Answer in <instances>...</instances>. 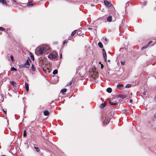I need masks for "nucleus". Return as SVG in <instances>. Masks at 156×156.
Returning <instances> with one entry per match:
<instances>
[{"label": "nucleus", "mask_w": 156, "mask_h": 156, "mask_svg": "<svg viewBox=\"0 0 156 156\" xmlns=\"http://www.w3.org/2000/svg\"><path fill=\"white\" fill-rule=\"evenodd\" d=\"M108 13L109 16L108 17V22H111L115 21L116 20L115 16L116 10L114 6L110 2L108 1Z\"/></svg>", "instance_id": "1"}, {"label": "nucleus", "mask_w": 156, "mask_h": 156, "mask_svg": "<svg viewBox=\"0 0 156 156\" xmlns=\"http://www.w3.org/2000/svg\"><path fill=\"white\" fill-rule=\"evenodd\" d=\"M0 3H2L4 6H9L13 2L12 0H8L7 2L5 0H0Z\"/></svg>", "instance_id": "2"}, {"label": "nucleus", "mask_w": 156, "mask_h": 156, "mask_svg": "<svg viewBox=\"0 0 156 156\" xmlns=\"http://www.w3.org/2000/svg\"><path fill=\"white\" fill-rule=\"evenodd\" d=\"M29 60L30 61V58H28V59L26 60L25 63L21 65V67L26 68H29L30 64L29 62Z\"/></svg>", "instance_id": "3"}, {"label": "nucleus", "mask_w": 156, "mask_h": 156, "mask_svg": "<svg viewBox=\"0 0 156 156\" xmlns=\"http://www.w3.org/2000/svg\"><path fill=\"white\" fill-rule=\"evenodd\" d=\"M102 116V118H103V120H104L103 121V125H106L107 124V119L106 118V115L104 112H103Z\"/></svg>", "instance_id": "4"}, {"label": "nucleus", "mask_w": 156, "mask_h": 156, "mask_svg": "<svg viewBox=\"0 0 156 156\" xmlns=\"http://www.w3.org/2000/svg\"><path fill=\"white\" fill-rule=\"evenodd\" d=\"M47 50V49L44 47H41L39 49V53L41 55H42L43 52L46 51Z\"/></svg>", "instance_id": "5"}, {"label": "nucleus", "mask_w": 156, "mask_h": 156, "mask_svg": "<svg viewBox=\"0 0 156 156\" xmlns=\"http://www.w3.org/2000/svg\"><path fill=\"white\" fill-rule=\"evenodd\" d=\"M57 57V54L56 53H51L48 55V58H55Z\"/></svg>", "instance_id": "6"}, {"label": "nucleus", "mask_w": 156, "mask_h": 156, "mask_svg": "<svg viewBox=\"0 0 156 156\" xmlns=\"http://www.w3.org/2000/svg\"><path fill=\"white\" fill-rule=\"evenodd\" d=\"M107 105V103L106 101H105L104 103H102L100 106V108H103L105 107Z\"/></svg>", "instance_id": "7"}, {"label": "nucleus", "mask_w": 156, "mask_h": 156, "mask_svg": "<svg viewBox=\"0 0 156 156\" xmlns=\"http://www.w3.org/2000/svg\"><path fill=\"white\" fill-rule=\"evenodd\" d=\"M126 95L123 94H119L117 96L118 98H120L122 99H124V98H126Z\"/></svg>", "instance_id": "8"}, {"label": "nucleus", "mask_w": 156, "mask_h": 156, "mask_svg": "<svg viewBox=\"0 0 156 156\" xmlns=\"http://www.w3.org/2000/svg\"><path fill=\"white\" fill-rule=\"evenodd\" d=\"M152 43V41H150L149 42H148L146 46L143 47L142 48H141L142 49H143L146 48H147L148 47V46Z\"/></svg>", "instance_id": "9"}, {"label": "nucleus", "mask_w": 156, "mask_h": 156, "mask_svg": "<svg viewBox=\"0 0 156 156\" xmlns=\"http://www.w3.org/2000/svg\"><path fill=\"white\" fill-rule=\"evenodd\" d=\"M25 88L27 91H28L29 90V86L27 82H25Z\"/></svg>", "instance_id": "10"}, {"label": "nucleus", "mask_w": 156, "mask_h": 156, "mask_svg": "<svg viewBox=\"0 0 156 156\" xmlns=\"http://www.w3.org/2000/svg\"><path fill=\"white\" fill-rule=\"evenodd\" d=\"M103 56L104 57V60L105 62H106V59H107V55L106 53H103Z\"/></svg>", "instance_id": "11"}, {"label": "nucleus", "mask_w": 156, "mask_h": 156, "mask_svg": "<svg viewBox=\"0 0 156 156\" xmlns=\"http://www.w3.org/2000/svg\"><path fill=\"white\" fill-rule=\"evenodd\" d=\"M10 83L13 87H15L16 85V83L14 81H10Z\"/></svg>", "instance_id": "12"}, {"label": "nucleus", "mask_w": 156, "mask_h": 156, "mask_svg": "<svg viewBox=\"0 0 156 156\" xmlns=\"http://www.w3.org/2000/svg\"><path fill=\"white\" fill-rule=\"evenodd\" d=\"M98 46L101 48H103V45L102 43L101 42H99L98 44Z\"/></svg>", "instance_id": "13"}, {"label": "nucleus", "mask_w": 156, "mask_h": 156, "mask_svg": "<svg viewBox=\"0 0 156 156\" xmlns=\"http://www.w3.org/2000/svg\"><path fill=\"white\" fill-rule=\"evenodd\" d=\"M44 114L45 116H48L49 115V113L48 111H45L44 112Z\"/></svg>", "instance_id": "14"}, {"label": "nucleus", "mask_w": 156, "mask_h": 156, "mask_svg": "<svg viewBox=\"0 0 156 156\" xmlns=\"http://www.w3.org/2000/svg\"><path fill=\"white\" fill-rule=\"evenodd\" d=\"M109 103L111 105H118V103H117L113 102H111V101H109Z\"/></svg>", "instance_id": "15"}, {"label": "nucleus", "mask_w": 156, "mask_h": 156, "mask_svg": "<svg viewBox=\"0 0 156 156\" xmlns=\"http://www.w3.org/2000/svg\"><path fill=\"white\" fill-rule=\"evenodd\" d=\"M30 55L31 59L33 60H34V56L31 52L30 53Z\"/></svg>", "instance_id": "16"}, {"label": "nucleus", "mask_w": 156, "mask_h": 156, "mask_svg": "<svg viewBox=\"0 0 156 156\" xmlns=\"http://www.w3.org/2000/svg\"><path fill=\"white\" fill-rule=\"evenodd\" d=\"M123 85L122 84H118L117 86V87L120 89H121V88L122 87H123Z\"/></svg>", "instance_id": "17"}, {"label": "nucleus", "mask_w": 156, "mask_h": 156, "mask_svg": "<svg viewBox=\"0 0 156 156\" xmlns=\"http://www.w3.org/2000/svg\"><path fill=\"white\" fill-rule=\"evenodd\" d=\"M58 72V70L56 69L54 70L53 72V74H57Z\"/></svg>", "instance_id": "18"}, {"label": "nucleus", "mask_w": 156, "mask_h": 156, "mask_svg": "<svg viewBox=\"0 0 156 156\" xmlns=\"http://www.w3.org/2000/svg\"><path fill=\"white\" fill-rule=\"evenodd\" d=\"M30 69L32 70L33 71H35V68L33 64H32V66H31Z\"/></svg>", "instance_id": "19"}, {"label": "nucleus", "mask_w": 156, "mask_h": 156, "mask_svg": "<svg viewBox=\"0 0 156 156\" xmlns=\"http://www.w3.org/2000/svg\"><path fill=\"white\" fill-rule=\"evenodd\" d=\"M0 96L1 97V101H2V102L3 101H4V96L3 95H2L0 94Z\"/></svg>", "instance_id": "20"}, {"label": "nucleus", "mask_w": 156, "mask_h": 156, "mask_svg": "<svg viewBox=\"0 0 156 156\" xmlns=\"http://www.w3.org/2000/svg\"><path fill=\"white\" fill-rule=\"evenodd\" d=\"M34 148L37 152H40V150L38 148L36 147H34Z\"/></svg>", "instance_id": "21"}, {"label": "nucleus", "mask_w": 156, "mask_h": 156, "mask_svg": "<svg viewBox=\"0 0 156 156\" xmlns=\"http://www.w3.org/2000/svg\"><path fill=\"white\" fill-rule=\"evenodd\" d=\"M67 91V89L66 88H64L62 89L61 90V92L62 93L66 92Z\"/></svg>", "instance_id": "22"}, {"label": "nucleus", "mask_w": 156, "mask_h": 156, "mask_svg": "<svg viewBox=\"0 0 156 156\" xmlns=\"http://www.w3.org/2000/svg\"><path fill=\"white\" fill-rule=\"evenodd\" d=\"M76 30H75L74 31H73L72 33L71 34V36H73L75 34H76Z\"/></svg>", "instance_id": "23"}, {"label": "nucleus", "mask_w": 156, "mask_h": 156, "mask_svg": "<svg viewBox=\"0 0 156 156\" xmlns=\"http://www.w3.org/2000/svg\"><path fill=\"white\" fill-rule=\"evenodd\" d=\"M104 5H105L106 7H107V1L105 0L104 1Z\"/></svg>", "instance_id": "24"}, {"label": "nucleus", "mask_w": 156, "mask_h": 156, "mask_svg": "<svg viewBox=\"0 0 156 156\" xmlns=\"http://www.w3.org/2000/svg\"><path fill=\"white\" fill-rule=\"evenodd\" d=\"M73 80H72L70 81L69 83H68L67 84V86H68L71 85L73 83Z\"/></svg>", "instance_id": "25"}, {"label": "nucleus", "mask_w": 156, "mask_h": 156, "mask_svg": "<svg viewBox=\"0 0 156 156\" xmlns=\"http://www.w3.org/2000/svg\"><path fill=\"white\" fill-rule=\"evenodd\" d=\"M112 91V89L111 88L108 87V93H110Z\"/></svg>", "instance_id": "26"}, {"label": "nucleus", "mask_w": 156, "mask_h": 156, "mask_svg": "<svg viewBox=\"0 0 156 156\" xmlns=\"http://www.w3.org/2000/svg\"><path fill=\"white\" fill-rule=\"evenodd\" d=\"M11 70L12 71H16L17 69L15 68H14V67H12L11 68Z\"/></svg>", "instance_id": "27"}, {"label": "nucleus", "mask_w": 156, "mask_h": 156, "mask_svg": "<svg viewBox=\"0 0 156 156\" xmlns=\"http://www.w3.org/2000/svg\"><path fill=\"white\" fill-rule=\"evenodd\" d=\"M27 136V134L26 133V131L25 130H24L23 133V136L24 137H25Z\"/></svg>", "instance_id": "28"}, {"label": "nucleus", "mask_w": 156, "mask_h": 156, "mask_svg": "<svg viewBox=\"0 0 156 156\" xmlns=\"http://www.w3.org/2000/svg\"><path fill=\"white\" fill-rule=\"evenodd\" d=\"M131 85L130 84H127L126 86V88H129L131 87Z\"/></svg>", "instance_id": "29"}, {"label": "nucleus", "mask_w": 156, "mask_h": 156, "mask_svg": "<svg viewBox=\"0 0 156 156\" xmlns=\"http://www.w3.org/2000/svg\"><path fill=\"white\" fill-rule=\"evenodd\" d=\"M27 4V5L29 6H32L33 4H30V2H28V3Z\"/></svg>", "instance_id": "30"}, {"label": "nucleus", "mask_w": 156, "mask_h": 156, "mask_svg": "<svg viewBox=\"0 0 156 156\" xmlns=\"http://www.w3.org/2000/svg\"><path fill=\"white\" fill-rule=\"evenodd\" d=\"M0 30L2 31H3L5 30V29L2 27H0Z\"/></svg>", "instance_id": "31"}, {"label": "nucleus", "mask_w": 156, "mask_h": 156, "mask_svg": "<svg viewBox=\"0 0 156 156\" xmlns=\"http://www.w3.org/2000/svg\"><path fill=\"white\" fill-rule=\"evenodd\" d=\"M10 58L12 61H14L13 57L12 55L10 56Z\"/></svg>", "instance_id": "32"}, {"label": "nucleus", "mask_w": 156, "mask_h": 156, "mask_svg": "<svg viewBox=\"0 0 156 156\" xmlns=\"http://www.w3.org/2000/svg\"><path fill=\"white\" fill-rule=\"evenodd\" d=\"M125 61H124V62H121V64L122 65H124L125 64Z\"/></svg>", "instance_id": "33"}, {"label": "nucleus", "mask_w": 156, "mask_h": 156, "mask_svg": "<svg viewBox=\"0 0 156 156\" xmlns=\"http://www.w3.org/2000/svg\"><path fill=\"white\" fill-rule=\"evenodd\" d=\"M147 1H145L143 2V5H146L147 4Z\"/></svg>", "instance_id": "34"}, {"label": "nucleus", "mask_w": 156, "mask_h": 156, "mask_svg": "<svg viewBox=\"0 0 156 156\" xmlns=\"http://www.w3.org/2000/svg\"><path fill=\"white\" fill-rule=\"evenodd\" d=\"M66 43H67V41L66 40H65L63 42V44L65 45Z\"/></svg>", "instance_id": "35"}, {"label": "nucleus", "mask_w": 156, "mask_h": 156, "mask_svg": "<svg viewBox=\"0 0 156 156\" xmlns=\"http://www.w3.org/2000/svg\"><path fill=\"white\" fill-rule=\"evenodd\" d=\"M102 39H105V40L106 41H107V38L106 37H105L104 38V37H103V38H102Z\"/></svg>", "instance_id": "36"}, {"label": "nucleus", "mask_w": 156, "mask_h": 156, "mask_svg": "<svg viewBox=\"0 0 156 156\" xmlns=\"http://www.w3.org/2000/svg\"><path fill=\"white\" fill-rule=\"evenodd\" d=\"M100 9L101 10V11L103 12H105V9L104 8H101Z\"/></svg>", "instance_id": "37"}, {"label": "nucleus", "mask_w": 156, "mask_h": 156, "mask_svg": "<svg viewBox=\"0 0 156 156\" xmlns=\"http://www.w3.org/2000/svg\"><path fill=\"white\" fill-rule=\"evenodd\" d=\"M102 52H103V53H106V52H105V50L104 49H102Z\"/></svg>", "instance_id": "38"}, {"label": "nucleus", "mask_w": 156, "mask_h": 156, "mask_svg": "<svg viewBox=\"0 0 156 156\" xmlns=\"http://www.w3.org/2000/svg\"><path fill=\"white\" fill-rule=\"evenodd\" d=\"M3 111L5 114H6V111H5L4 109H3Z\"/></svg>", "instance_id": "39"}, {"label": "nucleus", "mask_w": 156, "mask_h": 156, "mask_svg": "<svg viewBox=\"0 0 156 156\" xmlns=\"http://www.w3.org/2000/svg\"><path fill=\"white\" fill-rule=\"evenodd\" d=\"M129 102H130L131 103H133V100H132V99H130L129 101Z\"/></svg>", "instance_id": "40"}, {"label": "nucleus", "mask_w": 156, "mask_h": 156, "mask_svg": "<svg viewBox=\"0 0 156 156\" xmlns=\"http://www.w3.org/2000/svg\"><path fill=\"white\" fill-rule=\"evenodd\" d=\"M104 65L103 64H101V68L102 69L104 67Z\"/></svg>", "instance_id": "41"}, {"label": "nucleus", "mask_w": 156, "mask_h": 156, "mask_svg": "<svg viewBox=\"0 0 156 156\" xmlns=\"http://www.w3.org/2000/svg\"><path fill=\"white\" fill-rule=\"evenodd\" d=\"M62 58V53H61V54H60V58Z\"/></svg>", "instance_id": "42"}, {"label": "nucleus", "mask_w": 156, "mask_h": 156, "mask_svg": "<svg viewBox=\"0 0 156 156\" xmlns=\"http://www.w3.org/2000/svg\"><path fill=\"white\" fill-rule=\"evenodd\" d=\"M13 1L16 3V4H17V2H16V0H13Z\"/></svg>", "instance_id": "43"}, {"label": "nucleus", "mask_w": 156, "mask_h": 156, "mask_svg": "<svg viewBox=\"0 0 156 156\" xmlns=\"http://www.w3.org/2000/svg\"><path fill=\"white\" fill-rule=\"evenodd\" d=\"M146 91H144L143 93V94L144 95H145L146 94Z\"/></svg>", "instance_id": "44"}, {"label": "nucleus", "mask_w": 156, "mask_h": 156, "mask_svg": "<svg viewBox=\"0 0 156 156\" xmlns=\"http://www.w3.org/2000/svg\"><path fill=\"white\" fill-rule=\"evenodd\" d=\"M154 116L155 118H156V113L154 114Z\"/></svg>", "instance_id": "45"}, {"label": "nucleus", "mask_w": 156, "mask_h": 156, "mask_svg": "<svg viewBox=\"0 0 156 156\" xmlns=\"http://www.w3.org/2000/svg\"><path fill=\"white\" fill-rule=\"evenodd\" d=\"M88 29L89 30H91V29L92 28H90V27H89V28H88Z\"/></svg>", "instance_id": "46"}, {"label": "nucleus", "mask_w": 156, "mask_h": 156, "mask_svg": "<svg viewBox=\"0 0 156 156\" xmlns=\"http://www.w3.org/2000/svg\"><path fill=\"white\" fill-rule=\"evenodd\" d=\"M99 64H101H101H101V62H99Z\"/></svg>", "instance_id": "47"}, {"label": "nucleus", "mask_w": 156, "mask_h": 156, "mask_svg": "<svg viewBox=\"0 0 156 156\" xmlns=\"http://www.w3.org/2000/svg\"><path fill=\"white\" fill-rule=\"evenodd\" d=\"M43 70L44 71H45H45H46V70H45L44 68H43Z\"/></svg>", "instance_id": "48"}, {"label": "nucleus", "mask_w": 156, "mask_h": 156, "mask_svg": "<svg viewBox=\"0 0 156 156\" xmlns=\"http://www.w3.org/2000/svg\"><path fill=\"white\" fill-rule=\"evenodd\" d=\"M54 101H51V102L50 103V104H51Z\"/></svg>", "instance_id": "49"}, {"label": "nucleus", "mask_w": 156, "mask_h": 156, "mask_svg": "<svg viewBox=\"0 0 156 156\" xmlns=\"http://www.w3.org/2000/svg\"><path fill=\"white\" fill-rule=\"evenodd\" d=\"M105 18L106 19V20L107 21V17L106 18V17Z\"/></svg>", "instance_id": "50"}, {"label": "nucleus", "mask_w": 156, "mask_h": 156, "mask_svg": "<svg viewBox=\"0 0 156 156\" xmlns=\"http://www.w3.org/2000/svg\"><path fill=\"white\" fill-rule=\"evenodd\" d=\"M1 156H6V155H2Z\"/></svg>", "instance_id": "51"}, {"label": "nucleus", "mask_w": 156, "mask_h": 156, "mask_svg": "<svg viewBox=\"0 0 156 156\" xmlns=\"http://www.w3.org/2000/svg\"><path fill=\"white\" fill-rule=\"evenodd\" d=\"M110 61V60H108V62H109Z\"/></svg>", "instance_id": "52"}, {"label": "nucleus", "mask_w": 156, "mask_h": 156, "mask_svg": "<svg viewBox=\"0 0 156 156\" xmlns=\"http://www.w3.org/2000/svg\"><path fill=\"white\" fill-rule=\"evenodd\" d=\"M107 90H107V88L106 89V91H107Z\"/></svg>", "instance_id": "53"}, {"label": "nucleus", "mask_w": 156, "mask_h": 156, "mask_svg": "<svg viewBox=\"0 0 156 156\" xmlns=\"http://www.w3.org/2000/svg\"><path fill=\"white\" fill-rule=\"evenodd\" d=\"M107 90H107V88L106 89V91H107Z\"/></svg>", "instance_id": "54"}, {"label": "nucleus", "mask_w": 156, "mask_h": 156, "mask_svg": "<svg viewBox=\"0 0 156 156\" xmlns=\"http://www.w3.org/2000/svg\"><path fill=\"white\" fill-rule=\"evenodd\" d=\"M131 95H132V94L131 93Z\"/></svg>", "instance_id": "55"}]
</instances>
